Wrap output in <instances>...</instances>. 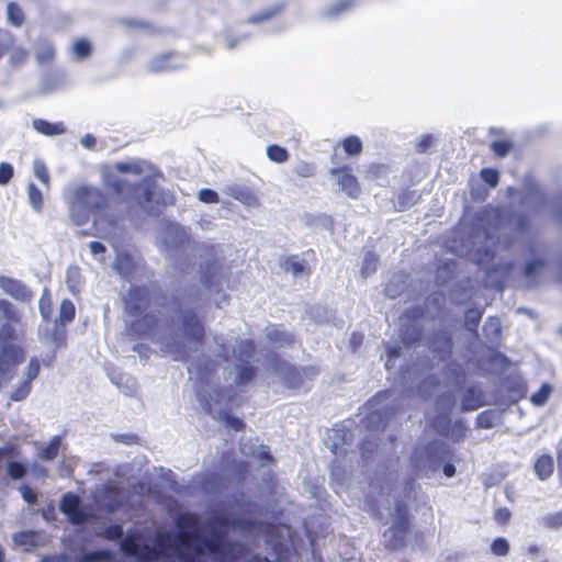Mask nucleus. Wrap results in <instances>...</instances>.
Returning <instances> with one entry per match:
<instances>
[{"label": "nucleus", "instance_id": "obj_1", "mask_svg": "<svg viewBox=\"0 0 562 562\" xmlns=\"http://www.w3.org/2000/svg\"><path fill=\"white\" fill-rule=\"evenodd\" d=\"M124 313L131 317L125 327L130 340L154 339L161 329H171L179 318L184 339L200 346L205 337L202 319L194 310L184 308L186 294L168 295L148 285H132L122 299Z\"/></svg>", "mask_w": 562, "mask_h": 562}, {"label": "nucleus", "instance_id": "obj_2", "mask_svg": "<svg viewBox=\"0 0 562 562\" xmlns=\"http://www.w3.org/2000/svg\"><path fill=\"white\" fill-rule=\"evenodd\" d=\"M176 555L179 562H206V553L214 555L217 562H236L238 557L235 541L226 540L224 531H214L210 537L196 532L199 517L194 513H182L175 520Z\"/></svg>", "mask_w": 562, "mask_h": 562}, {"label": "nucleus", "instance_id": "obj_3", "mask_svg": "<svg viewBox=\"0 0 562 562\" xmlns=\"http://www.w3.org/2000/svg\"><path fill=\"white\" fill-rule=\"evenodd\" d=\"M70 215L76 225H82L93 216L94 225L115 226L117 217L110 213V199L99 188L81 187L75 193Z\"/></svg>", "mask_w": 562, "mask_h": 562}, {"label": "nucleus", "instance_id": "obj_4", "mask_svg": "<svg viewBox=\"0 0 562 562\" xmlns=\"http://www.w3.org/2000/svg\"><path fill=\"white\" fill-rule=\"evenodd\" d=\"M104 187L124 202H135L142 209L147 207L154 199L156 181L150 176L143 177L138 182L106 173L103 177Z\"/></svg>", "mask_w": 562, "mask_h": 562}, {"label": "nucleus", "instance_id": "obj_5", "mask_svg": "<svg viewBox=\"0 0 562 562\" xmlns=\"http://www.w3.org/2000/svg\"><path fill=\"white\" fill-rule=\"evenodd\" d=\"M140 533H127L120 542V549L124 555L136 558L139 562H156L166 555L169 549L171 536L168 532L158 533L156 537V547L139 544Z\"/></svg>", "mask_w": 562, "mask_h": 562}, {"label": "nucleus", "instance_id": "obj_6", "mask_svg": "<svg viewBox=\"0 0 562 562\" xmlns=\"http://www.w3.org/2000/svg\"><path fill=\"white\" fill-rule=\"evenodd\" d=\"M395 515L390 527L384 531V548L390 551H400L407 544L414 527V517L404 502L395 504Z\"/></svg>", "mask_w": 562, "mask_h": 562}, {"label": "nucleus", "instance_id": "obj_7", "mask_svg": "<svg viewBox=\"0 0 562 562\" xmlns=\"http://www.w3.org/2000/svg\"><path fill=\"white\" fill-rule=\"evenodd\" d=\"M270 360L273 369L282 374L283 383L289 389L301 387L305 379H312L316 374L314 367L296 368L282 360L277 353H273Z\"/></svg>", "mask_w": 562, "mask_h": 562}, {"label": "nucleus", "instance_id": "obj_8", "mask_svg": "<svg viewBox=\"0 0 562 562\" xmlns=\"http://www.w3.org/2000/svg\"><path fill=\"white\" fill-rule=\"evenodd\" d=\"M184 67V56L177 50L164 52L150 58L146 65L149 74L176 71Z\"/></svg>", "mask_w": 562, "mask_h": 562}, {"label": "nucleus", "instance_id": "obj_9", "mask_svg": "<svg viewBox=\"0 0 562 562\" xmlns=\"http://www.w3.org/2000/svg\"><path fill=\"white\" fill-rule=\"evenodd\" d=\"M329 175L336 178L337 184L349 198L358 199L361 194V186L357 177L352 173V168L348 165L335 167L329 170Z\"/></svg>", "mask_w": 562, "mask_h": 562}, {"label": "nucleus", "instance_id": "obj_10", "mask_svg": "<svg viewBox=\"0 0 562 562\" xmlns=\"http://www.w3.org/2000/svg\"><path fill=\"white\" fill-rule=\"evenodd\" d=\"M221 469L229 473L237 482L241 483L249 473V463L247 461H237L234 450L224 451L221 456Z\"/></svg>", "mask_w": 562, "mask_h": 562}, {"label": "nucleus", "instance_id": "obj_11", "mask_svg": "<svg viewBox=\"0 0 562 562\" xmlns=\"http://www.w3.org/2000/svg\"><path fill=\"white\" fill-rule=\"evenodd\" d=\"M59 508L61 513L68 517L71 524L80 525L87 520V514L80 507V498L72 492H68L63 495Z\"/></svg>", "mask_w": 562, "mask_h": 562}, {"label": "nucleus", "instance_id": "obj_12", "mask_svg": "<svg viewBox=\"0 0 562 562\" xmlns=\"http://www.w3.org/2000/svg\"><path fill=\"white\" fill-rule=\"evenodd\" d=\"M435 427L440 435L450 437L454 442L462 441L465 438L468 430L465 424L461 419L451 424L447 416L437 417L435 420Z\"/></svg>", "mask_w": 562, "mask_h": 562}, {"label": "nucleus", "instance_id": "obj_13", "mask_svg": "<svg viewBox=\"0 0 562 562\" xmlns=\"http://www.w3.org/2000/svg\"><path fill=\"white\" fill-rule=\"evenodd\" d=\"M430 348L440 360H447L452 355L453 341L448 331H435L430 338Z\"/></svg>", "mask_w": 562, "mask_h": 562}, {"label": "nucleus", "instance_id": "obj_14", "mask_svg": "<svg viewBox=\"0 0 562 562\" xmlns=\"http://www.w3.org/2000/svg\"><path fill=\"white\" fill-rule=\"evenodd\" d=\"M0 288L15 300L29 302L32 299L30 289L16 279L0 277Z\"/></svg>", "mask_w": 562, "mask_h": 562}, {"label": "nucleus", "instance_id": "obj_15", "mask_svg": "<svg viewBox=\"0 0 562 562\" xmlns=\"http://www.w3.org/2000/svg\"><path fill=\"white\" fill-rule=\"evenodd\" d=\"M286 9V2H277L248 18L250 24H261L280 16Z\"/></svg>", "mask_w": 562, "mask_h": 562}, {"label": "nucleus", "instance_id": "obj_16", "mask_svg": "<svg viewBox=\"0 0 562 562\" xmlns=\"http://www.w3.org/2000/svg\"><path fill=\"white\" fill-rule=\"evenodd\" d=\"M554 471V460L551 454L543 453L538 456L533 462V472L538 480L547 481Z\"/></svg>", "mask_w": 562, "mask_h": 562}, {"label": "nucleus", "instance_id": "obj_17", "mask_svg": "<svg viewBox=\"0 0 562 562\" xmlns=\"http://www.w3.org/2000/svg\"><path fill=\"white\" fill-rule=\"evenodd\" d=\"M33 128L44 136H57L66 133V126L63 122H49L44 119H34Z\"/></svg>", "mask_w": 562, "mask_h": 562}, {"label": "nucleus", "instance_id": "obj_18", "mask_svg": "<svg viewBox=\"0 0 562 562\" xmlns=\"http://www.w3.org/2000/svg\"><path fill=\"white\" fill-rule=\"evenodd\" d=\"M222 266L216 261L212 260L202 266L201 282L205 288L211 289L214 285H218L220 282L216 277L221 273Z\"/></svg>", "mask_w": 562, "mask_h": 562}, {"label": "nucleus", "instance_id": "obj_19", "mask_svg": "<svg viewBox=\"0 0 562 562\" xmlns=\"http://www.w3.org/2000/svg\"><path fill=\"white\" fill-rule=\"evenodd\" d=\"M283 268L286 272H291L294 277L310 276L312 270L305 260H300L297 256H289L285 258Z\"/></svg>", "mask_w": 562, "mask_h": 562}, {"label": "nucleus", "instance_id": "obj_20", "mask_svg": "<svg viewBox=\"0 0 562 562\" xmlns=\"http://www.w3.org/2000/svg\"><path fill=\"white\" fill-rule=\"evenodd\" d=\"M483 394L475 387H469L462 398V411H475L484 405Z\"/></svg>", "mask_w": 562, "mask_h": 562}, {"label": "nucleus", "instance_id": "obj_21", "mask_svg": "<svg viewBox=\"0 0 562 562\" xmlns=\"http://www.w3.org/2000/svg\"><path fill=\"white\" fill-rule=\"evenodd\" d=\"M256 353V344L251 339L241 340L237 346L236 359L238 364H248L254 360Z\"/></svg>", "mask_w": 562, "mask_h": 562}, {"label": "nucleus", "instance_id": "obj_22", "mask_svg": "<svg viewBox=\"0 0 562 562\" xmlns=\"http://www.w3.org/2000/svg\"><path fill=\"white\" fill-rule=\"evenodd\" d=\"M546 266L544 259H532L528 261L522 270L524 277L528 280L530 285L537 284V277L541 273Z\"/></svg>", "mask_w": 562, "mask_h": 562}, {"label": "nucleus", "instance_id": "obj_23", "mask_svg": "<svg viewBox=\"0 0 562 562\" xmlns=\"http://www.w3.org/2000/svg\"><path fill=\"white\" fill-rule=\"evenodd\" d=\"M268 340L278 348L289 347L294 344V336L288 331H282L280 329H271L267 334Z\"/></svg>", "mask_w": 562, "mask_h": 562}, {"label": "nucleus", "instance_id": "obj_24", "mask_svg": "<svg viewBox=\"0 0 562 562\" xmlns=\"http://www.w3.org/2000/svg\"><path fill=\"white\" fill-rule=\"evenodd\" d=\"M218 363L212 359L199 361L195 366V373L201 382H207L210 376L216 372Z\"/></svg>", "mask_w": 562, "mask_h": 562}, {"label": "nucleus", "instance_id": "obj_25", "mask_svg": "<svg viewBox=\"0 0 562 562\" xmlns=\"http://www.w3.org/2000/svg\"><path fill=\"white\" fill-rule=\"evenodd\" d=\"M344 151L350 157L359 156L363 150L361 139L356 135H349L340 142Z\"/></svg>", "mask_w": 562, "mask_h": 562}, {"label": "nucleus", "instance_id": "obj_26", "mask_svg": "<svg viewBox=\"0 0 562 562\" xmlns=\"http://www.w3.org/2000/svg\"><path fill=\"white\" fill-rule=\"evenodd\" d=\"M66 283H67L68 290L72 294H78L80 292L81 271H80L79 267H77V266L68 267V269L66 271Z\"/></svg>", "mask_w": 562, "mask_h": 562}, {"label": "nucleus", "instance_id": "obj_27", "mask_svg": "<svg viewBox=\"0 0 562 562\" xmlns=\"http://www.w3.org/2000/svg\"><path fill=\"white\" fill-rule=\"evenodd\" d=\"M256 374H257V369L254 366H251L250 363L238 364L235 383L238 386L245 385V384L251 382L255 379Z\"/></svg>", "mask_w": 562, "mask_h": 562}, {"label": "nucleus", "instance_id": "obj_28", "mask_svg": "<svg viewBox=\"0 0 562 562\" xmlns=\"http://www.w3.org/2000/svg\"><path fill=\"white\" fill-rule=\"evenodd\" d=\"M75 315L76 308L74 303L68 299L63 300L59 306L58 321L61 324H67L75 319Z\"/></svg>", "mask_w": 562, "mask_h": 562}, {"label": "nucleus", "instance_id": "obj_29", "mask_svg": "<svg viewBox=\"0 0 562 562\" xmlns=\"http://www.w3.org/2000/svg\"><path fill=\"white\" fill-rule=\"evenodd\" d=\"M8 20L15 27H20L25 20L24 12L15 2H10L7 7Z\"/></svg>", "mask_w": 562, "mask_h": 562}, {"label": "nucleus", "instance_id": "obj_30", "mask_svg": "<svg viewBox=\"0 0 562 562\" xmlns=\"http://www.w3.org/2000/svg\"><path fill=\"white\" fill-rule=\"evenodd\" d=\"M267 156L271 161L277 164H283L290 158L288 149L276 144L267 147Z\"/></svg>", "mask_w": 562, "mask_h": 562}, {"label": "nucleus", "instance_id": "obj_31", "mask_svg": "<svg viewBox=\"0 0 562 562\" xmlns=\"http://www.w3.org/2000/svg\"><path fill=\"white\" fill-rule=\"evenodd\" d=\"M551 393L552 386L549 383H543L540 389L531 395L530 402L535 406H542L548 402Z\"/></svg>", "mask_w": 562, "mask_h": 562}, {"label": "nucleus", "instance_id": "obj_32", "mask_svg": "<svg viewBox=\"0 0 562 562\" xmlns=\"http://www.w3.org/2000/svg\"><path fill=\"white\" fill-rule=\"evenodd\" d=\"M353 5V0H339L327 8L326 15L329 18H337L344 12L349 11Z\"/></svg>", "mask_w": 562, "mask_h": 562}, {"label": "nucleus", "instance_id": "obj_33", "mask_svg": "<svg viewBox=\"0 0 562 562\" xmlns=\"http://www.w3.org/2000/svg\"><path fill=\"white\" fill-rule=\"evenodd\" d=\"M32 391V382L30 380H23L10 394V400L13 402H20L25 400Z\"/></svg>", "mask_w": 562, "mask_h": 562}, {"label": "nucleus", "instance_id": "obj_34", "mask_svg": "<svg viewBox=\"0 0 562 562\" xmlns=\"http://www.w3.org/2000/svg\"><path fill=\"white\" fill-rule=\"evenodd\" d=\"M72 52L79 59H85L91 55L92 47L86 38H78L72 45Z\"/></svg>", "mask_w": 562, "mask_h": 562}, {"label": "nucleus", "instance_id": "obj_35", "mask_svg": "<svg viewBox=\"0 0 562 562\" xmlns=\"http://www.w3.org/2000/svg\"><path fill=\"white\" fill-rule=\"evenodd\" d=\"M59 440L57 438L49 441L47 446L40 450V458L46 461L54 460L58 456Z\"/></svg>", "mask_w": 562, "mask_h": 562}, {"label": "nucleus", "instance_id": "obj_36", "mask_svg": "<svg viewBox=\"0 0 562 562\" xmlns=\"http://www.w3.org/2000/svg\"><path fill=\"white\" fill-rule=\"evenodd\" d=\"M114 169L121 173H133L136 176H140L143 173V167L139 162L119 161L114 165Z\"/></svg>", "mask_w": 562, "mask_h": 562}, {"label": "nucleus", "instance_id": "obj_37", "mask_svg": "<svg viewBox=\"0 0 562 562\" xmlns=\"http://www.w3.org/2000/svg\"><path fill=\"white\" fill-rule=\"evenodd\" d=\"M480 177L491 188L497 187L499 182V172L494 168H483Z\"/></svg>", "mask_w": 562, "mask_h": 562}, {"label": "nucleus", "instance_id": "obj_38", "mask_svg": "<svg viewBox=\"0 0 562 562\" xmlns=\"http://www.w3.org/2000/svg\"><path fill=\"white\" fill-rule=\"evenodd\" d=\"M509 543L508 541L503 538V537H498L496 539H494L491 543V551L493 554L497 555V557H505L508 554L509 552Z\"/></svg>", "mask_w": 562, "mask_h": 562}, {"label": "nucleus", "instance_id": "obj_39", "mask_svg": "<svg viewBox=\"0 0 562 562\" xmlns=\"http://www.w3.org/2000/svg\"><path fill=\"white\" fill-rule=\"evenodd\" d=\"M491 149L497 157H505L513 149V143L506 139L494 140L491 144Z\"/></svg>", "mask_w": 562, "mask_h": 562}, {"label": "nucleus", "instance_id": "obj_40", "mask_svg": "<svg viewBox=\"0 0 562 562\" xmlns=\"http://www.w3.org/2000/svg\"><path fill=\"white\" fill-rule=\"evenodd\" d=\"M123 527L120 524H112L104 528L102 537L110 541L122 540Z\"/></svg>", "mask_w": 562, "mask_h": 562}, {"label": "nucleus", "instance_id": "obj_41", "mask_svg": "<svg viewBox=\"0 0 562 562\" xmlns=\"http://www.w3.org/2000/svg\"><path fill=\"white\" fill-rule=\"evenodd\" d=\"M542 524L548 529H559L562 527V510L546 515L542 518Z\"/></svg>", "mask_w": 562, "mask_h": 562}, {"label": "nucleus", "instance_id": "obj_42", "mask_svg": "<svg viewBox=\"0 0 562 562\" xmlns=\"http://www.w3.org/2000/svg\"><path fill=\"white\" fill-rule=\"evenodd\" d=\"M220 418L226 424L227 427L234 429L235 431H243L245 429V423L229 413L220 414Z\"/></svg>", "mask_w": 562, "mask_h": 562}, {"label": "nucleus", "instance_id": "obj_43", "mask_svg": "<svg viewBox=\"0 0 562 562\" xmlns=\"http://www.w3.org/2000/svg\"><path fill=\"white\" fill-rule=\"evenodd\" d=\"M483 312L479 308H469L465 312V323L470 329L475 330L482 319Z\"/></svg>", "mask_w": 562, "mask_h": 562}, {"label": "nucleus", "instance_id": "obj_44", "mask_svg": "<svg viewBox=\"0 0 562 562\" xmlns=\"http://www.w3.org/2000/svg\"><path fill=\"white\" fill-rule=\"evenodd\" d=\"M8 474L13 480L22 479L26 474V467L18 461H10L7 465Z\"/></svg>", "mask_w": 562, "mask_h": 562}, {"label": "nucleus", "instance_id": "obj_45", "mask_svg": "<svg viewBox=\"0 0 562 562\" xmlns=\"http://www.w3.org/2000/svg\"><path fill=\"white\" fill-rule=\"evenodd\" d=\"M36 532L34 531H20L14 535L13 539L15 543L24 547L35 546Z\"/></svg>", "mask_w": 562, "mask_h": 562}, {"label": "nucleus", "instance_id": "obj_46", "mask_svg": "<svg viewBox=\"0 0 562 562\" xmlns=\"http://www.w3.org/2000/svg\"><path fill=\"white\" fill-rule=\"evenodd\" d=\"M27 193L31 204L34 209L41 210L43 205V195L41 190L33 183L29 184Z\"/></svg>", "mask_w": 562, "mask_h": 562}, {"label": "nucleus", "instance_id": "obj_47", "mask_svg": "<svg viewBox=\"0 0 562 562\" xmlns=\"http://www.w3.org/2000/svg\"><path fill=\"white\" fill-rule=\"evenodd\" d=\"M495 254L490 248H477L475 251V262L479 266L490 263L494 260Z\"/></svg>", "mask_w": 562, "mask_h": 562}, {"label": "nucleus", "instance_id": "obj_48", "mask_svg": "<svg viewBox=\"0 0 562 562\" xmlns=\"http://www.w3.org/2000/svg\"><path fill=\"white\" fill-rule=\"evenodd\" d=\"M493 518L499 526H506L512 519V512L507 507H498L494 510Z\"/></svg>", "mask_w": 562, "mask_h": 562}, {"label": "nucleus", "instance_id": "obj_49", "mask_svg": "<svg viewBox=\"0 0 562 562\" xmlns=\"http://www.w3.org/2000/svg\"><path fill=\"white\" fill-rule=\"evenodd\" d=\"M40 371H41V362H40L38 358H36V357L31 358L29 361V364L26 367V372H25L26 378L25 379L33 382V380H35L38 376Z\"/></svg>", "mask_w": 562, "mask_h": 562}, {"label": "nucleus", "instance_id": "obj_50", "mask_svg": "<svg viewBox=\"0 0 562 562\" xmlns=\"http://www.w3.org/2000/svg\"><path fill=\"white\" fill-rule=\"evenodd\" d=\"M376 267H378V258L374 255L369 254L368 256H366V258L363 260V265L361 268L362 276L368 277L369 274H371L372 272H374L376 270Z\"/></svg>", "mask_w": 562, "mask_h": 562}, {"label": "nucleus", "instance_id": "obj_51", "mask_svg": "<svg viewBox=\"0 0 562 562\" xmlns=\"http://www.w3.org/2000/svg\"><path fill=\"white\" fill-rule=\"evenodd\" d=\"M34 173L36 178L45 186H48L49 183V173L47 170V167L42 161H36L34 164Z\"/></svg>", "mask_w": 562, "mask_h": 562}, {"label": "nucleus", "instance_id": "obj_52", "mask_svg": "<svg viewBox=\"0 0 562 562\" xmlns=\"http://www.w3.org/2000/svg\"><path fill=\"white\" fill-rule=\"evenodd\" d=\"M14 170L9 162H0V186L8 184L13 178Z\"/></svg>", "mask_w": 562, "mask_h": 562}, {"label": "nucleus", "instance_id": "obj_53", "mask_svg": "<svg viewBox=\"0 0 562 562\" xmlns=\"http://www.w3.org/2000/svg\"><path fill=\"white\" fill-rule=\"evenodd\" d=\"M199 200L204 202V203H209V204H214V203H218L220 201V196L217 194L216 191L212 190V189H201L199 191Z\"/></svg>", "mask_w": 562, "mask_h": 562}, {"label": "nucleus", "instance_id": "obj_54", "mask_svg": "<svg viewBox=\"0 0 562 562\" xmlns=\"http://www.w3.org/2000/svg\"><path fill=\"white\" fill-rule=\"evenodd\" d=\"M294 173L301 178H311L315 175V167L310 162H301L294 168Z\"/></svg>", "mask_w": 562, "mask_h": 562}, {"label": "nucleus", "instance_id": "obj_55", "mask_svg": "<svg viewBox=\"0 0 562 562\" xmlns=\"http://www.w3.org/2000/svg\"><path fill=\"white\" fill-rule=\"evenodd\" d=\"M434 145V137L430 134H425L416 143L415 149L419 154L427 153Z\"/></svg>", "mask_w": 562, "mask_h": 562}, {"label": "nucleus", "instance_id": "obj_56", "mask_svg": "<svg viewBox=\"0 0 562 562\" xmlns=\"http://www.w3.org/2000/svg\"><path fill=\"white\" fill-rule=\"evenodd\" d=\"M0 310L3 313L4 317L10 321H19V315L14 308V306L5 300L0 301Z\"/></svg>", "mask_w": 562, "mask_h": 562}, {"label": "nucleus", "instance_id": "obj_57", "mask_svg": "<svg viewBox=\"0 0 562 562\" xmlns=\"http://www.w3.org/2000/svg\"><path fill=\"white\" fill-rule=\"evenodd\" d=\"M514 266L515 265L513 261L505 262L504 265L492 266L491 268H488L486 270V277H491L493 273H496V272H501L504 276H507L512 272V270L514 269Z\"/></svg>", "mask_w": 562, "mask_h": 562}, {"label": "nucleus", "instance_id": "obj_58", "mask_svg": "<svg viewBox=\"0 0 562 562\" xmlns=\"http://www.w3.org/2000/svg\"><path fill=\"white\" fill-rule=\"evenodd\" d=\"M476 426L483 429L492 428L494 426L492 414L487 411L480 413L476 417Z\"/></svg>", "mask_w": 562, "mask_h": 562}, {"label": "nucleus", "instance_id": "obj_59", "mask_svg": "<svg viewBox=\"0 0 562 562\" xmlns=\"http://www.w3.org/2000/svg\"><path fill=\"white\" fill-rule=\"evenodd\" d=\"M14 337H15L14 328L9 324H4L0 329V340L5 342L8 340L14 339Z\"/></svg>", "mask_w": 562, "mask_h": 562}, {"label": "nucleus", "instance_id": "obj_60", "mask_svg": "<svg viewBox=\"0 0 562 562\" xmlns=\"http://www.w3.org/2000/svg\"><path fill=\"white\" fill-rule=\"evenodd\" d=\"M420 339V330L414 328L412 334L402 333V340L405 345H413Z\"/></svg>", "mask_w": 562, "mask_h": 562}, {"label": "nucleus", "instance_id": "obj_61", "mask_svg": "<svg viewBox=\"0 0 562 562\" xmlns=\"http://www.w3.org/2000/svg\"><path fill=\"white\" fill-rule=\"evenodd\" d=\"M22 496L29 504H35L37 502V494L27 485H23L21 488Z\"/></svg>", "mask_w": 562, "mask_h": 562}, {"label": "nucleus", "instance_id": "obj_62", "mask_svg": "<svg viewBox=\"0 0 562 562\" xmlns=\"http://www.w3.org/2000/svg\"><path fill=\"white\" fill-rule=\"evenodd\" d=\"M234 196L247 204H251L252 202L256 201V198L254 196V194L247 190H238Z\"/></svg>", "mask_w": 562, "mask_h": 562}, {"label": "nucleus", "instance_id": "obj_63", "mask_svg": "<svg viewBox=\"0 0 562 562\" xmlns=\"http://www.w3.org/2000/svg\"><path fill=\"white\" fill-rule=\"evenodd\" d=\"M529 226H530V222H529V218L527 217V215H524V214L519 215L517 223H516V229L519 233H526L529 229Z\"/></svg>", "mask_w": 562, "mask_h": 562}, {"label": "nucleus", "instance_id": "obj_64", "mask_svg": "<svg viewBox=\"0 0 562 562\" xmlns=\"http://www.w3.org/2000/svg\"><path fill=\"white\" fill-rule=\"evenodd\" d=\"M89 248L91 254L94 256L103 255L106 251L105 246L102 243L95 240L89 244Z\"/></svg>", "mask_w": 562, "mask_h": 562}]
</instances>
